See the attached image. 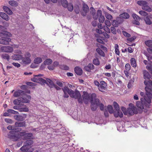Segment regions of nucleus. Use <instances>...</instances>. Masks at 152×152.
Here are the masks:
<instances>
[{"label":"nucleus","instance_id":"1","mask_svg":"<svg viewBox=\"0 0 152 152\" xmlns=\"http://www.w3.org/2000/svg\"><path fill=\"white\" fill-rule=\"evenodd\" d=\"M144 83L146 86L145 89L148 98L146 97L144 98H141V101H137L136 103L137 106L142 110L144 108V106H147L148 104H150L151 103L152 99V81L149 80L147 81L145 80Z\"/></svg>","mask_w":152,"mask_h":152},{"label":"nucleus","instance_id":"2","mask_svg":"<svg viewBox=\"0 0 152 152\" xmlns=\"http://www.w3.org/2000/svg\"><path fill=\"white\" fill-rule=\"evenodd\" d=\"M11 35V34L7 31H4L0 32V44L7 45H9V42L11 41V39L9 37Z\"/></svg>","mask_w":152,"mask_h":152},{"label":"nucleus","instance_id":"3","mask_svg":"<svg viewBox=\"0 0 152 152\" xmlns=\"http://www.w3.org/2000/svg\"><path fill=\"white\" fill-rule=\"evenodd\" d=\"M90 99L91 109L92 111H95L99 106V99L96 98V95L95 93H93L91 94Z\"/></svg>","mask_w":152,"mask_h":152},{"label":"nucleus","instance_id":"4","mask_svg":"<svg viewBox=\"0 0 152 152\" xmlns=\"http://www.w3.org/2000/svg\"><path fill=\"white\" fill-rule=\"evenodd\" d=\"M113 105L114 108V115L116 118L119 117L121 118L123 116V114L121 111L120 110L119 106L115 102L113 103Z\"/></svg>","mask_w":152,"mask_h":152},{"label":"nucleus","instance_id":"5","mask_svg":"<svg viewBox=\"0 0 152 152\" xmlns=\"http://www.w3.org/2000/svg\"><path fill=\"white\" fill-rule=\"evenodd\" d=\"M129 106L131 107H129L127 108V115H132L134 114H137L138 112L137 111V108L132 104H129Z\"/></svg>","mask_w":152,"mask_h":152},{"label":"nucleus","instance_id":"6","mask_svg":"<svg viewBox=\"0 0 152 152\" xmlns=\"http://www.w3.org/2000/svg\"><path fill=\"white\" fill-rule=\"evenodd\" d=\"M14 131H10L8 134V137L14 141H17L19 139V136L18 134H14Z\"/></svg>","mask_w":152,"mask_h":152},{"label":"nucleus","instance_id":"7","mask_svg":"<svg viewBox=\"0 0 152 152\" xmlns=\"http://www.w3.org/2000/svg\"><path fill=\"white\" fill-rule=\"evenodd\" d=\"M31 55L30 53L28 52H26L25 55V57L22 58V61L23 64H29L31 62V60L30 58Z\"/></svg>","mask_w":152,"mask_h":152},{"label":"nucleus","instance_id":"8","mask_svg":"<svg viewBox=\"0 0 152 152\" xmlns=\"http://www.w3.org/2000/svg\"><path fill=\"white\" fill-rule=\"evenodd\" d=\"M43 76V75L42 74H39L38 75L36 76L35 77L33 78H32L31 80L35 82L40 83L43 84H45V83H46V81L45 80L38 77L39 76Z\"/></svg>","mask_w":152,"mask_h":152},{"label":"nucleus","instance_id":"9","mask_svg":"<svg viewBox=\"0 0 152 152\" xmlns=\"http://www.w3.org/2000/svg\"><path fill=\"white\" fill-rule=\"evenodd\" d=\"M13 49L12 47L10 46H1L0 45V52L11 53L13 52Z\"/></svg>","mask_w":152,"mask_h":152},{"label":"nucleus","instance_id":"10","mask_svg":"<svg viewBox=\"0 0 152 152\" xmlns=\"http://www.w3.org/2000/svg\"><path fill=\"white\" fill-rule=\"evenodd\" d=\"M70 94L69 95L72 98L77 99L81 96V95L80 92L77 89H75V91L72 90H70Z\"/></svg>","mask_w":152,"mask_h":152},{"label":"nucleus","instance_id":"11","mask_svg":"<svg viewBox=\"0 0 152 152\" xmlns=\"http://www.w3.org/2000/svg\"><path fill=\"white\" fill-rule=\"evenodd\" d=\"M23 96L19 98L22 102L25 103H28L31 99V96L29 95H23Z\"/></svg>","mask_w":152,"mask_h":152},{"label":"nucleus","instance_id":"12","mask_svg":"<svg viewBox=\"0 0 152 152\" xmlns=\"http://www.w3.org/2000/svg\"><path fill=\"white\" fill-rule=\"evenodd\" d=\"M106 83L103 81L100 82V84L98 88L99 90L102 92H104L106 89Z\"/></svg>","mask_w":152,"mask_h":152},{"label":"nucleus","instance_id":"13","mask_svg":"<svg viewBox=\"0 0 152 152\" xmlns=\"http://www.w3.org/2000/svg\"><path fill=\"white\" fill-rule=\"evenodd\" d=\"M97 15L99 18V20L100 23H103L105 20L104 16L102 15V11L100 10H98L97 11Z\"/></svg>","mask_w":152,"mask_h":152},{"label":"nucleus","instance_id":"14","mask_svg":"<svg viewBox=\"0 0 152 152\" xmlns=\"http://www.w3.org/2000/svg\"><path fill=\"white\" fill-rule=\"evenodd\" d=\"M127 125V126H128V127H129L130 128H133L135 127V128H137V127L139 126H138L137 125V124H126ZM139 126H140L142 128H143L144 129H147V124H138Z\"/></svg>","mask_w":152,"mask_h":152},{"label":"nucleus","instance_id":"15","mask_svg":"<svg viewBox=\"0 0 152 152\" xmlns=\"http://www.w3.org/2000/svg\"><path fill=\"white\" fill-rule=\"evenodd\" d=\"M132 17L134 19V20L133 21V23L136 25H139L140 23L139 21L140 20V18L138 15L135 14H132Z\"/></svg>","mask_w":152,"mask_h":152},{"label":"nucleus","instance_id":"16","mask_svg":"<svg viewBox=\"0 0 152 152\" xmlns=\"http://www.w3.org/2000/svg\"><path fill=\"white\" fill-rule=\"evenodd\" d=\"M26 115L24 114L23 116L20 115H16L14 116V118L17 121H22L24 120L26 118Z\"/></svg>","mask_w":152,"mask_h":152},{"label":"nucleus","instance_id":"17","mask_svg":"<svg viewBox=\"0 0 152 152\" xmlns=\"http://www.w3.org/2000/svg\"><path fill=\"white\" fill-rule=\"evenodd\" d=\"M26 94V92L23 91L19 90L15 92L14 94V96L15 97H18L23 96Z\"/></svg>","mask_w":152,"mask_h":152},{"label":"nucleus","instance_id":"18","mask_svg":"<svg viewBox=\"0 0 152 152\" xmlns=\"http://www.w3.org/2000/svg\"><path fill=\"white\" fill-rule=\"evenodd\" d=\"M62 89L64 93V97L65 98H68L69 97V95L67 94V93L69 95L70 94V90L67 87H65L64 88H62Z\"/></svg>","mask_w":152,"mask_h":152},{"label":"nucleus","instance_id":"19","mask_svg":"<svg viewBox=\"0 0 152 152\" xmlns=\"http://www.w3.org/2000/svg\"><path fill=\"white\" fill-rule=\"evenodd\" d=\"M94 66L92 63L89 64L87 66H85L84 68L85 70L86 71L90 72L91 70L94 69Z\"/></svg>","mask_w":152,"mask_h":152},{"label":"nucleus","instance_id":"20","mask_svg":"<svg viewBox=\"0 0 152 152\" xmlns=\"http://www.w3.org/2000/svg\"><path fill=\"white\" fill-rule=\"evenodd\" d=\"M117 126V130L120 132H126V129H124L125 124H118Z\"/></svg>","mask_w":152,"mask_h":152},{"label":"nucleus","instance_id":"21","mask_svg":"<svg viewBox=\"0 0 152 152\" xmlns=\"http://www.w3.org/2000/svg\"><path fill=\"white\" fill-rule=\"evenodd\" d=\"M15 125L9 126L7 127V129L9 130H15L17 128V126H23V124H15Z\"/></svg>","mask_w":152,"mask_h":152},{"label":"nucleus","instance_id":"22","mask_svg":"<svg viewBox=\"0 0 152 152\" xmlns=\"http://www.w3.org/2000/svg\"><path fill=\"white\" fill-rule=\"evenodd\" d=\"M75 73L79 75H81L83 73L82 69L79 66H77L75 67L74 69Z\"/></svg>","mask_w":152,"mask_h":152},{"label":"nucleus","instance_id":"23","mask_svg":"<svg viewBox=\"0 0 152 152\" xmlns=\"http://www.w3.org/2000/svg\"><path fill=\"white\" fill-rule=\"evenodd\" d=\"M52 62V60L51 59L48 58L45 60L44 62V64L41 65L40 68L43 69L45 65H48L51 64Z\"/></svg>","mask_w":152,"mask_h":152},{"label":"nucleus","instance_id":"24","mask_svg":"<svg viewBox=\"0 0 152 152\" xmlns=\"http://www.w3.org/2000/svg\"><path fill=\"white\" fill-rule=\"evenodd\" d=\"M0 16L3 19L7 21H8L10 19L9 16L7 14L4 12H0Z\"/></svg>","mask_w":152,"mask_h":152},{"label":"nucleus","instance_id":"25","mask_svg":"<svg viewBox=\"0 0 152 152\" xmlns=\"http://www.w3.org/2000/svg\"><path fill=\"white\" fill-rule=\"evenodd\" d=\"M129 17V15L127 13L124 12L120 15V17L118 18V19L121 18L128 19Z\"/></svg>","mask_w":152,"mask_h":152},{"label":"nucleus","instance_id":"26","mask_svg":"<svg viewBox=\"0 0 152 152\" xmlns=\"http://www.w3.org/2000/svg\"><path fill=\"white\" fill-rule=\"evenodd\" d=\"M3 9L4 11L9 15H11L12 14V12L7 7L4 6L3 7Z\"/></svg>","mask_w":152,"mask_h":152},{"label":"nucleus","instance_id":"27","mask_svg":"<svg viewBox=\"0 0 152 152\" xmlns=\"http://www.w3.org/2000/svg\"><path fill=\"white\" fill-rule=\"evenodd\" d=\"M120 19H118V18L117 19V20H113L112 23V25L114 27H118V26L120 24L121 22L119 21V20Z\"/></svg>","mask_w":152,"mask_h":152},{"label":"nucleus","instance_id":"28","mask_svg":"<svg viewBox=\"0 0 152 152\" xmlns=\"http://www.w3.org/2000/svg\"><path fill=\"white\" fill-rule=\"evenodd\" d=\"M143 74L144 78L145 79H150L151 78V77L150 74L146 70H144L143 71Z\"/></svg>","mask_w":152,"mask_h":152},{"label":"nucleus","instance_id":"29","mask_svg":"<svg viewBox=\"0 0 152 152\" xmlns=\"http://www.w3.org/2000/svg\"><path fill=\"white\" fill-rule=\"evenodd\" d=\"M13 60H18L22 59V56L20 55L14 54L12 56Z\"/></svg>","mask_w":152,"mask_h":152},{"label":"nucleus","instance_id":"30","mask_svg":"<svg viewBox=\"0 0 152 152\" xmlns=\"http://www.w3.org/2000/svg\"><path fill=\"white\" fill-rule=\"evenodd\" d=\"M97 53L101 56L102 57H104L105 56V54L104 51L100 48H98L96 50Z\"/></svg>","mask_w":152,"mask_h":152},{"label":"nucleus","instance_id":"31","mask_svg":"<svg viewBox=\"0 0 152 152\" xmlns=\"http://www.w3.org/2000/svg\"><path fill=\"white\" fill-rule=\"evenodd\" d=\"M90 98L91 96H89L88 94H84L83 97V99L84 102L86 103V102H87L88 100H90L91 101Z\"/></svg>","mask_w":152,"mask_h":152},{"label":"nucleus","instance_id":"32","mask_svg":"<svg viewBox=\"0 0 152 152\" xmlns=\"http://www.w3.org/2000/svg\"><path fill=\"white\" fill-rule=\"evenodd\" d=\"M130 63L131 66L134 68L137 66V63L135 59L134 58H132L130 60Z\"/></svg>","mask_w":152,"mask_h":152},{"label":"nucleus","instance_id":"33","mask_svg":"<svg viewBox=\"0 0 152 152\" xmlns=\"http://www.w3.org/2000/svg\"><path fill=\"white\" fill-rule=\"evenodd\" d=\"M142 8L143 10L148 12H151L152 11L151 8L147 5V4L142 7Z\"/></svg>","mask_w":152,"mask_h":152},{"label":"nucleus","instance_id":"34","mask_svg":"<svg viewBox=\"0 0 152 152\" xmlns=\"http://www.w3.org/2000/svg\"><path fill=\"white\" fill-rule=\"evenodd\" d=\"M33 136V134L31 133H26V136L25 137H23V140H25L28 139H30L31 137Z\"/></svg>","mask_w":152,"mask_h":152},{"label":"nucleus","instance_id":"35","mask_svg":"<svg viewBox=\"0 0 152 152\" xmlns=\"http://www.w3.org/2000/svg\"><path fill=\"white\" fill-rule=\"evenodd\" d=\"M137 3L139 5L142 7L148 4L147 2L143 0L138 1H137Z\"/></svg>","mask_w":152,"mask_h":152},{"label":"nucleus","instance_id":"36","mask_svg":"<svg viewBox=\"0 0 152 152\" xmlns=\"http://www.w3.org/2000/svg\"><path fill=\"white\" fill-rule=\"evenodd\" d=\"M34 61L35 64H39L42 62V59L40 57H37L34 59Z\"/></svg>","mask_w":152,"mask_h":152},{"label":"nucleus","instance_id":"37","mask_svg":"<svg viewBox=\"0 0 152 152\" xmlns=\"http://www.w3.org/2000/svg\"><path fill=\"white\" fill-rule=\"evenodd\" d=\"M144 19L147 24L150 25L152 24V22L148 16H146Z\"/></svg>","mask_w":152,"mask_h":152},{"label":"nucleus","instance_id":"38","mask_svg":"<svg viewBox=\"0 0 152 152\" xmlns=\"http://www.w3.org/2000/svg\"><path fill=\"white\" fill-rule=\"evenodd\" d=\"M69 11L72 12L73 10V6L72 4L71 3H68L67 4V7Z\"/></svg>","mask_w":152,"mask_h":152},{"label":"nucleus","instance_id":"39","mask_svg":"<svg viewBox=\"0 0 152 152\" xmlns=\"http://www.w3.org/2000/svg\"><path fill=\"white\" fill-rule=\"evenodd\" d=\"M83 11L87 13L89 11V8L88 6L86 4H84L83 6Z\"/></svg>","mask_w":152,"mask_h":152},{"label":"nucleus","instance_id":"40","mask_svg":"<svg viewBox=\"0 0 152 152\" xmlns=\"http://www.w3.org/2000/svg\"><path fill=\"white\" fill-rule=\"evenodd\" d=\"M1 58L4 59H6L7 61H9L10 59V56L9 55L7 54H2L1 56Z\"/></svg>","mask_w":152,"mask_h":152},{"label":"nucleus","instance_id":"41","mask_svg":"<svg viewBox=\"0 0 152 152\" xmlns=\"http://www.w3.org/2000/svg\"><path fill=\"white\" fill-rule=\"evenodd\" d=\"M114 48L115 53L119 56L120 55V51L119 49L118 45L117 44H115Z\"/></svg>","mask_w":152,"mask_h":152},{"label":"nucleus","instance_id":"42","mask_svg":"<svg viewBox=\"0 0 152 152\" xmlns=\"http://www.w3.org/2000/svg\"><path fill=\"white\" fill-rule=\"evenodd\" d=\"M28 108L26 107H22L21 106L20 107L19 111L20 112H27L28 111Z\"/></svg>","mask_w":152,"mask_h":152},{"label":"nucleus","instance_id":"43","mask_svg":"<svg viewBox=\"0 0 152 152\" xmlns=\"http://www.w3.org/2000/svg\"><path fill=\"white\" fill-rule=\"evenodd\" d=\"M9 4L12 6L16 7L18 6V4L17 2L13 0H11L9 1Z\"/></svg>","mask_w":152,"mask_h":152},{"label":"nucleus","instance_id":"44","mask_svg":"<svg viewBox=\"0 0 152 152\" xmlns=\"http://www.w3.org/2000/svg\"><path fill=\"white\" fill-rule=\"evenodd\" d=\"M59 67L61 69L65 70H68L69 69V67L65 65H61L59 66Z\"/></svg>","mask_w":152,"mask_h":152},{"label":"nucleus","instance_id":"45","mask_svg":"<svg viewBox=\"0 0 152 152\" xmlns=\"http://www.w3.org/2000/svg\"><path fill=\"white\" fill-rule=\"evenodd\" d=\"M145 44L146 46L149 47H152V40H148L145 42Z\"/></svg>","mask_w":152,"mask_h":152},{"label":"nucleus","instance_id":"46","mask_svg":"<svg viewBox=\"0 0 152 152\" xmlns=\"http://www.w3.org/2000/svg\"><path fill=\"white\" fill-rule=\"evenodd\" d=\"M93 64L96 65L98 66L100 64L98 58H96L93 59Z\"/></svg>","mask_w":152,"mask_h":152},{"label":"nucleus","instance_id":"47","mask_svg":"<svg viewBox=\"0 0 152 152\" xmlns=\"http://www.w3.org/2000/svg\"><path fill=\"white\" fill-rule=\"evenodd\" d=\"M107 109L109 112L110 113H114V110H113L112 106L111 105H108L107 106Z\"/></svg>","mask_w":152,"mask_h":152},{"label":"nucleus","instance_id":"48","mask_svg":"<svg viewBox=\"0 0 152 152\" xmlns=\"http://www.w3.org/2000/svg\"><path fill=\"white\" fill-rule=\"evenodd\" d=\"M22 102L20 99H15L13 101V103L15 105H20Z\"/></svg>","mask_w":152,"mask_h":152},{"label":"nucleus","instance_id":"49","mask_svg":"<svg viewBox=\"0 0 152 152\" xmlns=\"http://www.w3.org/2000/svg\"><path fill=\"white\" fill-rule=\"evenodd\" d=\"M139 13L140 15L144 16H148V14L143 10H141L139 11Z\"/></svg>","mask_w":152,"mask_h":152},{"label":"nucleus","instance_id":"50","mask_svg":"<svg viewBox=\"0 0 152 152\" xmlns=\"http://www.w3.org/2000/svg\"><path fill=\"white\" fill-rule=\"evenodd\" d=\"M62 6L64 8H66L68 2L66 0H61Z\"/></svg>","mask_w":152,"mask_h":152},{"label":"nucleus","instance_id":"51","mask_svg":"<svg viewBox=\"0 0 152 152\" xmlns=\"http://www.w3.org/2000/svg\"><path fill=\"white\" fill-rule=\"evenodd\" d=\"M7 112L9 113H10L13 114H19V113L18 112L12 109H8L7 110Z\"/></svg>","mask_w":152,"mask_h":152},{"label":"nucleus","instance_id":"52","mask_svg":"<svg viewBox=\"0 0 152 152\" xmlns=\"http://www.w3.org/2000/svg\"><path fill=\"white\" fill-rule=\"evenodd\" d=\"M121 109L125 115H127V109H126V108L124 107H121Z\"/></svg>","mask_w":152,"mask_h":152},{"label":"nucleus","instance_id":"53","mask_svg":"<svg viewBox=\"0 0 152 152\" xmlns=\"http://www.w3.org/2000/svg\"><path fill=\"white\" fill-rule=\"evenodd\" d=\"M105 16L106 18L109 20H111L113 18L112 16L107 12L105 13Z\"/></svg>","mask_w":152,"mask_h":152},{"label":"nucleus","instance_id":"54","mask_svg":"<svg viewBox=\"0 0 152 152\" xmlns=\"http://www.w3.org/2000/svg\"><path fill=\"white\" fill-rule=\"evenodd\" d=\"M46 83L48 84V82L50 85L51 86H53V85L54 84L53 82L49 78H46Z\"/></svg>","mask_w":152,"mask_h":152},{"label":"nucleus","instance_id":"55","mask_svg":"<svg viewBox=\"0 0 152 152\" xmlns=\"http://www.w3.org/2000/svg\"><path fill=\"white\" fill-rule=\"evenodd\" d=\"M103 28L106 32L109 33L110 32V29L108 27V26H103Z\"/></svg>","mask_w":152,"mask_h":152},{"label":"nucleus","instance_id":"56","mask_svg":"<svg viewBox=\"0 0 152 152\" xmlns=\"http://www.w3.org/2000/svg\"><path fill=\"white\" fill-rule=\"evenodd\" d=\"M33 143V141L32 140H26L25 142V144L27 145H30Z\"/></svg>","mask_w":152,"mask_h":152},{"label":"nucleus","instance_id":"57","mask_svg":"<svg viewBox=\"0 0 152 152\" xmlns=\"http://www.w3.org/2000/svg\"><path fill=\"white\" fill-rule=\"evenodd\" d=\"M122 33L123 35L129 38L131 37V35L126 31H123Z\"/></svg>","mask_w":152,"mask_h":152},{"label":"nucleus","instance_id":"58","mask_svg":"<svg viewBox=\"0 0 152 152\" xmlns=\"http://www.w3.org/2000/svg\"><path fill=\"white\" fill-rule=\"evenodd\" d=\"M125 68L126 70L127 71L130 70L131 68L130 64L129 63L126 64L125 66Z\"/></svg>","mask_w":152,"mask_h":152},{"label":"nucleus","instance_id":"59","mask_svg":"<svg viewBox=\"0 0 152 152\" xmlns=\"http://www.w3.org/2000/svg\"><path fill=\"white\" fill-rule=\"evenodd\" d=\"M133 81L132 80H130L127 85V87L129 88H131L132 86Z\"/></svg>","mask_w":152,"mask_h":152},{"label":"nucleus","instance_id":"60","mask_svg":"<svg viewBox=\"0 0 152 152\" xmlns=\"http://www.w3.org/2000/svg\"><path fill=\"white\" fill-rule=\"evenodd\" d=\"M26 132H21L18 134L19 136V138L20 137L23 136L24 137H25Z\"/></svg>","mask_w":152,"mask_h":152},{"label":"nucleus","instance_id":"61","mask_svg":"<svg viewBox=\"0 0 152 152\" xmlns=\"http://www.w3.org/2000/svg\"><path fill=\"white\" fill-rule=\"evenodd\" d=\"M111 30L112 32L114 34H116L117 33L116 29L114 27H111Z\"/></svg>","mask_w":152,"mask_h":152},{"label":"nucleus","instance_id":"62","mask_svg":"<svg viewBox=\"0 0 152 152\" xmlns=\"http://www.w3.org/2000/svg\"><path fill=\"white\" fill-rule=\"evenodd\" d=\"M136 37L135 36H133L130 38L127 39V40L130 42H132L134 41L136 39Z\"/></svg>","mask_w":152,"mask_h":152},{"label":"nucleus","instance_id":"63","mask_svg":"<svg viewBox=\"0 0 152 152\" xmlns=\"http://www.w3.org/2000/svg\"><path fill=\"white\" fill-rule=\"evenodd\" d=\"M105 24L107 26L110 27L111 25V23L110 21L108 20H106L105 21Z\"/></svg>","mask_w":152,"mask_h":152},{"label":"nucleus","instance_id":"64","mask_svg":"<svg viewBox=\"0 0 152 152\" xmlns=\"http://www.w3.org/2000/svg\"><path fill=\"white\" fill-rule=\"evenodd\" d=\"M4 121L6 123H8L9 124H11L13 123V121L11 119L5 118Z\"/></svg>","mask_w":152,"mask_h":152}]
</instances>
